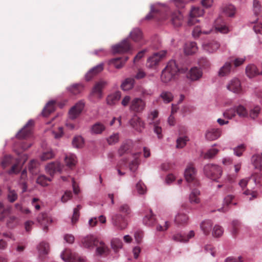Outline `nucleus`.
<instances>
[{"label":"nucleus","instance_id":"nucleus-1","mask_svg":"<svg viewBox=\"0 0 262 262\" xmlns=\"http://www.w3.org/2000/svg\"><path fill=\"white\" fill-rule=\"evenodd\" d=\"M186 69L180 68L176 60H171L162 70L161 75V81L164 83H168L174 80L179 73H185Z\"/></svg>","mask_w":262,"mask_h":262},{"label":"nucleus","instance_id":"nucleus-2","mask_svg":"<svg viewBox=\"0 0 262 262\" xmlns=\"http://www.w3.org/2000/svg\"><path fill=\"white\" fill-rule=\"evenodd\" d=\"M82 246L88 249L96 247L97 255H106L108 253V248L102 241H99L93 235H88L83 237L81 241Z\"/></svg>","mask_w":262,"mask_h":262},{"label":"nucleus","instance_id":"nucleus-3","mask_svg":"<svg viewBox=\"0 0 262 262\" xmlns=\"http://www.w3.org/2000/svg\"><path fill=\"white\" fill-rule=\"evenodd\" d=\"M204 172L207 177L216 181L221 177L222 174V169L217 165L208 164L204 167Z\"/></svg>","mask_w":262,"mask_h":262},{"label":"nucleus","instance_id":"nucleus-4","mask_svg":"<svg viewBox=\"0 0 262 262\" xmlns=\"http://www.w3.org/2000/svg\"><path fill=\"white\" fill-rule=\"evenodd\" d=\"M112 223L117 229L122 230L125 229L128 225L127 221L124 215L119 213H115L112 215Z\"/></svg>","mask_w":262,"mask_h":262},{"label":"nucleus","instance_id":"nucleus-5","mask_svg":"<svg viewBox=\"0 0 262 262\" xmlns=\"http://www.w3.org/2000/svg\"><path fill=\"white\" fill-rule=\"evenodd\" d=\"M146 102L139 97L134 98L130 101L129 108L134 113H142L145 109Z\"/></svg>","mask_w":262,"mask_h":262},{"label":"nucleus","instance_id":"nucleus-6","mask_svg":"<svg viewBox=\"0 0 262 262\" xmlns=\"http://www.w3.org/2000/svg\"><path fill=\"white\" fill-rule=\"evenodd\" d=\"M166 52L162 51L155 53L147 60L146 66L149 68H155L165 56Z\"/></svg>","mask_w":262,"mask_h":262},{"label":"nucleus","instance_id":"nucleus-7","mask_svg":"<svg viewBox=\"0 0 262 262\" xmlns=\"http://www.w3.org/2000/svg\"><path fill=\"white\" fill-rule=\"evenodd\" d=\"M184 174L187 182L193 184L194 186H198L199 185V182L195 178L196 170L192 164H190L187 166Z\"/></svg>","mask_w":262,"mask_h":262},{"label":"nucleus","instance_id":"nucleus-8","mask_svg":"<svg viewBox=\"0 0 262 262\" xmlns=\"http://www.w3.org/2000/svg\"><path fill=\"white\" fill-rule=\"evenodd\" d=\"M132 50V47L128 39H125L120 43L112 47L114 53H124Z\"/></svg>","mask_w":262,"mask_h":262},{"label":"nucleus","instance_id":"nucleus-9","mask_svg":"<svg viewBox=\"0 0 262 262\" xmlns=\"http://www.w3.org/2000/svg\"><path fill=\"white\" fill-rule=\"evenodd\" d=\"M62 259L66 262H84L83 258L79 257L75 253H73L70 249H66L61 254Z\"/></svg>","mask_w":262,"mask_h":262},{"label":"nucleus","instance_id":"nucleus-10","mask_svg":"<svg viewBox=\"0 0 262 262\" xmlns=\"http://www.w3.org/2000/svg\"><path fill=\"white\" fill-rule=\"evenodd\" d=\"M33 125L34 121L32 120H29L24 127L16 135L17 138L19 139H23L30 137L32 133Z\"/></svg>","mask_w":262,"mask_h":262},{"label":"nucleus","instance_id":"nucleus-11","mask_svg":"<svg viewBox=\"0 0 262 262\" xmlns=\"http://www.w3.org/2000/svg\"><path fill=\"white\" fill-rule=\"evenodd\" d=\"M158 116V112L156 110L151 112L149 116L148 119L151 120L149 122L150 124H153L154 125V131L157 135L159 139L162 138V128L158 125L157 122H154V120L156 119Z\"/></svg>","mask_w":262,"mask_h":262},{"label":"nucleus","instance_id":"nucleus-12","mask_svg":"<svg viewBox=\"0 0 262 262\" xmlns=\"http://www.w3.org/2000/svg\"><path fill=\"white\" fill-rule=\"evenodd\" d=\"M84 106L83 102L80 101L73 106L69 111V115L70 119H76L81 113Z\"/></svg>","mask_w":262,"mask_h":262},{"label":"nucleus","instance_id":"nucleus-13","mask_svg":"<svg viewBox=\"0 0 262 262\" xmlns=\"http://www.w3.org/2000/svg\"><path fill=\"white\" fill-rule=\"evenodd\" d=\"M203 14L204 11L202 9L198 7L193 8L190 13V18L188 21V24L190 26L195 24L199 21L196 17L202 16Z\"/></svg>","mask_w":262,"mask_h":262},{"label":"nucleus","instance_id":"nucleus-14","mask_svg":"<svg viewBox=\"0 0 262 262\" xmlns=\"http://www.w3.org/2000/svg\"><path fill=\"white\" fill-rule=\"evenodd\" d=\"M37 221L42 227V229L45 232H47L48 230V225L52 222V219L46 213L40 214L37 218Z\"/></svg>","mask_w":262,"mask_h":262},{"label":"nucleus","instance_id":"nucleus-15","mask_svg":"<svg viewBox=\"0 0 262 262\" xmlns=\"http://www.w3.org/2000/svg\"><path fill=\"white\" fill-rule=\"evenodd\" d=\"M227 88L229 91L236 94H241L243 92L241 82L237 78L231 80L227 85Z\"/></svg>","mask_w":262,"mask_h":262},{"label":"nucleus","instance_id":"nucleus-16","mask_svg":"<svg viewBox=\"0 0 262 262\" xmlns=\"http://www.w3.org/2000/svg\"><path fill=\"white\" fill-rule=\"evenodd\" d=\"M220 44L216 40H211L203 43V49L210 53H214L219 49Z\"/></svg>","mask_w":262,"mask_h":262},{"label":"nucleus","instance_id":"nucleus-17","mask_svg":"<svg viewBox=\"0 0 262 262\" xmlns=\"http://www.w3.org/2000/svg\"><path fill=\"white\" fill-rule=\"evenodd\" d=\"M12 210V207L2 202H0V221H3L8 216Z\"/></svg>","mask_w":262,"mask_h":262},{"label":"nucleus","instance_id":"nucleus-18","mask_svg":"<svg viewBox=\"0 0 262 262\" xmlns=\"http://www.w3.org/2000/svg\"><path fill=\"white\" fill-rule=\"evenodd\" d=\"M183 16L179 11L173 12L171 15L170 21L175 27L181 26L183 23Z\"/></svg>","mask_w":262,"mask_h":262},{"label":"nucleus","instance_id":"nucleus-19","mask_svg":"<svg viewBox=\"0 0 262 262\" xmlns=\"http://www.w3.org/2000/svg\"><path fill=\"white\" fill-rule=\"evenodd\" d=\"M103 70V64L100 63L91 69L85 75L86 81H90L92 78L100 73Z\"/></svg>","mask_w":262,"mask_h":262},{"label":"nucleus","instance_id":"nucleus-20","mask_svg":"<svg viewBox=\"0 0 262 262\" xmlns=\"http://www.w3.org/2000/svg\"><path fill=\"white\" fill-rule=\"evenodd\" d=\"M221 135V130L219 128H210L207 130L205 136L208 140L213 141L218 139Z\"/></svg>","mask_w":262,"mask_h":262},{"label":"nucleus","instance_id":"nucleus-21","mask_svg":"<svg viewBox=\"0 0 262 262\" xmlns=\"http://www.w3.org/2000/svg\"><path fill=\"white\" fill-rule=\"evenodd\" d=\"M202 76V71L196 67L191 68L187 74V77L192 81L199 79Z\"/></svg>","mask_w":262,"mask_h":262},{"label":"nucleus","instance_id":"nucleus-22","mask_svg":"<svg viewBox=\"0 0 262 262\" xmlns=\"http://www.w3.org/2000/svg\"><path fill=\"white\" fill-rule=\"evenodd\" d=\"M46 169L47 172L51 176H52L55 172L60 171L61 167L59 163L54 162L48 164L46 167Z\"/></svg>","mask_w":262,"mask_h":262},{"label":"nucleus","instance_id":"nucleus-23","mask_svg":"<svg viewBox=\"0 0 262 262\" xmlns=\"http://www.w3.org/2000/svg\"><path fill=\"white\" fill-rule=\"evenodd\" d=\"M130 125L138 131H141V128L144 127V123L141 118L137 115H135L129 121Z\"/></svg>","mask_w":262,"mask_h":262},{"label":"nucleus","instance_id":"nucleus-24","mask_svg":"<svg viewBox=\"0 0 262 262\" xmlns=\"http://www.w3.org/2000/svg\"><path fill=\"white\" fill-rule=\"evenodd\" d=\"M194 236V232L193 231H190L187 235H183L181 234H177L173 236V239L175 241L186 243L189 239Z\"/></svg>","mask_w":262,"mask_h":262},{"label":"nucleus","instance_id":"nucleus-25","mask_svg":"<svg viewBox=\"0 0 262 262\" xmlns=\"http://www.w3.org/2000/svg\"><path fill=\"white\" fill-rule=\"evenodd\" d=\"M106 84V82L103 80H100L96 82L92 90V94L93 95H97L98 97L100 98L101 95L102 90Z\"/></svg>","mask_w":262,"mask_h":262},{"label":"nucleus","instance_id":"nucleus-26","mask_svg":"<svg viewBox=\"0 0 262 262\" xmlns=\"http://www.w3.org/2000/svg\"><path fill=\"white\" fill-rule=\"evenodd\" d=\"M39 255L40 258L43 259L46 255L48 254L49 251V244L45 242H41L38 247Z\"/></svg>","mask_w":262,"mask_h":262},{"label":"nucleus","instance_id":"nucleus-27","mask_svg":"<svg viewBox=\"0 0 262 262\" xmlns=\"http://www.w3.org/2000/svg\"><path fill=\"white\" fill-rule=\"evenodd\" d=\"M128 59V57H118L112 59L110 61L111 64H113L117 69H121L124 66L125 62Z\"/></svg>","mask_w":262,"mask_h":262},{"label":"nucleus","instance_id":"nucleus-28","mask_svg":"<svg viewBox=\"0 0 262 262\" xmlns=\"http://www.w3.org/2000/svg\"><path fill=\"white\" fill-rule=\"evenodd\" d=\"M198 50V47L195 42H189L185 44L184 52L187 55H192Z\"/></svg>","mask_w":262,"mask_h":262},{"label":"nucleus","instance_id":"nucleus-29","mask_svg":"<svg viewBox=\"0 0 262 262\" xmlns=\"http://www.w3.org/2000/svg\"><path fill=\"white\" fill-rule=\"evenodd\" d=\"M55 101H50L44 107L42 114L45 117L48 116L51 113L53 112L55 109Z\"/></svg>","mask_w":262,"mask_h":262},{"label":"nucleus","instance_id":"nucleus-30","mask_svg":"<svg viewBox=\"0 0 262 262\" xmlns=\"http://www.w3.org/2000/svg\"><path fill=\"white\" fill-rule=\"evenodd\" d=\"M213 223L211 220H207L203 221L200 225L201 230L204 234L209 235L212 229Z\"/></svg>","mask_w":262,"mask_h":262},{"label":"nucleus","instance_id":"nucleus-31","mask_svg":"<svg viewBox=\"0 0 262 262\" xmlns=\"http://www.w3.org/2000/svg\"><path fill=\"white\" fill-rule=\"evenodd\" d=\"M121 93L119 91H117L115 93L108 95L107 97V103L109 105L115 104L120 99Z\"/></svg>","mask_w":262,"mask_h":262},{"label":"nucleus","instance_id":"nucleus-32","mask_svg":"<svg viewBox=\"0 0 262 262\" xmlns=\"http://www.w3.org/2000/svg\"><path fill=\"white\" fill-rule=\"evenodd\" d=\"M231 70V63L226 62L224 65L220 68L219 71V75L220 77L226 76L230 74Z\"/></svg>","mask_w":262,"mask_h":262},{"label":"nucleus","instance_id":"nucleus-33","mask_svg":"<svg viewBox=\"0 0 262 262\" xmlns=\"http://www.w3.org/2000/svg\"><path fill=\"white\" fill-rule=\"evenodd\" d=\"M200 194V191L198 189H193L189 195V201L191 204H199L200 200L199 196Z\"/></svg>","mask_w":262,"mask_h":262},{"label":"nucleus","instance_id":"nucleus-34","mask_svg":"<svg viewBox=\"0 0 262 262\" xmlns=\"http://www.w3.org/2000/svg\"><path fill=\"white\" fill-rule=\"evenodd\" d=\"M252 162L255 168L261 169L262 167V153L254 155L251 158Z\"/></svg>","mask_w":262,"mask_h":262},{"label":"nucleus","instance_id":"nucleus-35","mask_svg":"<svg viewBox=\"0 0 262 262\" xmlns=\"http://www.w3.org/2000/svg\"><path fill=\"white\" fill-rule=\"evenodd\" d=\"M105 129L104 125L100 122H97L93 125L91 131L94 134H100Z\"/></svg>","mask_w":262,"mask_h":262},{"label":"nucleus","instance_id":"nucleus-36","mask_svg":"<svg viewBox=\"0 0 262 262\" xmlns=\"http://www.w3.org/2000/svg\"><path fill=\"white\" fill-rule=\"evenodd\" d=\"M142 33L138 28H135L130 33V37L135 42H139L142 39Z\"/></svg>","mask_w":262,"mask_h":262},{"label":"nucleus","instance_id":"nucleus-37","mask_svg":"<svg viewBox=\"0 0 262 262\" xmlns=\"http://www.w3.org/2000/svg\"><path fill=\"white\" fill-rule=\"evenodd\" d=\"M246 72L247 76L250 78L253 77L258 74L262 75V71L259 73L257 71L256 67L253 64L248 66L246 69Z\"/></svg>","mask_w":262,"mask_h":262},{"label":"nucleus","instance_id":"nucleus-38","mask_svg":"<svg viewBox=\"0 0 262 262\" xmlns=\"http://www.w3.org/2000/svg\"><path fill=\"white\" fill-rule=\"evenodd\" d=\"M135 83V80L133 78H127L122 82L121 87L124 91H128L131 90Z\"/></svg>","mask_w":262,"mask_h":262},{"label":"nucleus","instance_id":"nucleus-39","mask_svg":"<svg viewBox=\"0 0 262 262\" xmlns=\"http://www.w3.org/2000/svg\"><path fill=\"white\" fill-rule=\"evenodd\" d=\"M160 12L158 10L156 9L154 6H152L151 7L150 13L146 16V19L149 20L152 18H155L157 20H160L163 19V18L160 17Z\"/></svg>","mask_w":262,"mask_h":262},{"label":"nucleus","instance_id":"nucleus-40","mask_svg":"<svg viewBox=\"0 0 262 262\" xmlns=\"http://www.w3.org/2000/svg\"><path fill=\"white\" fill-rule=\"evenodd\" d=\"M83 86L82 84L76 83L68 87V91L73 95H77L81 92Z\"/></svg>","mask_w":262,"mask_h":262},{"label":"nucleus","instance_id":"nucleus-41","mask_svg":"<svg viewBox=\"0 0 262 262\" xmlns=\"http://www.w3.org/2000/svg\"><path fill=\"white\" fill-rule=\"evenodd\" d=\"M143 222L145 225L148 226H151L155 224L156 219L151 210L149 214L146 215L144 217Z\"/></svg>","mask_w":262,"mask_h":262},{"label":"nucleus","instance_id":"nucleus-42","mask_svg":"<svg viewBox=\"0 0 262 262\" xmlns=\"http://www.w3.org/2000/svg\"><path fill=\"white\" fill-rule=\"evenodd\" d=\"M19 223V219L14 215H10L8 216L6 225L9 228H13L16 227Z\"/></svg>","mask_w":262,"mask_h":262},{"label":"nucleus","instance_id":"nucleus-43","mask_svg":"<svg viewBox=\"0 0 262 262\" xmlns=\"http://www.w3.org/2000/svg\"><path fill=\"white\" fill-rule=\"evenodd\" d=\"M235 113L241 117H246L248 116V113L247 109L243 105H239L234 107Z\"/></svg>","mask_w":262,"mask_h":262},{"label":"nucleus","instance_id":"nucleus-44","mask_svg":"<svg viewBox=\"0 0 262 262\" xmlns=\"http://www.w3.org/2000/svg\"><path fill=\"white\" fill-rule=\"evenodd\" d=\"M223 12L229 16H232L235 12V9L232 5H227L223 8Z\"/></svg>","mask_w":262,"mask_h":262},{"label":"nucleus","instance_id":"nucleus-45","mask_svg":"<svg viewBox=\"0 0 262 262\" xmlns=\"http://www.w3.org/2000/svg\"><path fill=\"white\" fill-rule=\"evenodd\" d=\"M188 216L185 214L179 213L175 218V222L179 225H183L186 224L188 221Z\"/></svg>","mask_w":262,"mask_h":262},{"label":"nucleus","instance_id":"nucleus-46","mask_svg":"<svg viewBox=\"0 0 262 262\" xmlns=\"http://www.w3.org/2000/svg\"><path fill=\"white\" fill-rule=\"evenodd\" d=\"M260 107L258 105H256L253 108H251L248 114L250 118L253 119L256 118L260 113Z\"/></svg>","mask_w":262,"mask_h":262},{"label":"nucleus","instance_id":"nucleus-47","mask_svg":"<svg viewBox=\"0 0 262 262\" xmlns=\"http://www.w3.org/2000/svg\"><path fill=\"white\" fill-rule=\"evenodd\" d=\"M250 182L255 185H262V173H255L250 178Z\"/></svg>","mask_w":262,"mask_h":262},{"label":"nucleus","instance_id":"nucleus-48","mask_svg":"<svg viewBox=\"0 0 262 262\" xmlns=\"http://www.w3.org/2000/svg\"><path fill=\"white\" fill-rule=\"evenodd\" d=\"M14 161L13 158L9 156L6 155L3 157L1 161V166L3 168H5L12 164Z\"/></svg>","mask_w":262,"mask_h":262},{"label":"nucleus","instance_id":"nucleus-49","mask_svg":"<svg viewBox=\"0 0 262 262\" xmlns=\"http://www.w3.org/2000/svg\"><path fill=\"white\" fill-rule=\"evenodd\" d=\"M118 211H119L118 213H122L121 214L124 215L125 217L127 216L131 212V209H130L129 206L126 204H124L121 205L119 207Z\"/></svg>","mask_w":262,"mask_h":262},{"label":"nucleus","instance_id":"nucleus-50","mask_svg":"<svg viewBox=\"0 0 262 262\" xmlns=\"http://www.w3.org/2000/svg\"><path fill=\"white\" fill-rule=\"evenodd\" d=\"M140 156V154L137 153L134 155V159L132 162L129 164V169L131 171H135L138 167L139 164V157Z\"/></svg>","mask_w":262,"mask_h":262},{"label":"nucleus","instance_id":"nucleus-51","mask_svg":"<svg viewBox=\"0 0 262 262\" xmlns=\"http://www.w3.org/2000/svg\"><path fill=\"white\" fill-rule=\"evenodd\" d=\"M65 162L66 165L70 167L75 166L76 163V157L74 155L67 156L65 157Z\"/></svg>","mask_w":262,"mask_h":262},{"label":"nucleus","instance_id":"nucleus-52","mask_svg":"<svg viewBox=\"0 0 262 262\" xmlns=\"http://www.w3.org/2000/svg\"><path fill=\"white\" fill-rule=\"evenodd\" d=\"M51 181V179L50 178H47L44 175H40L38 176L36 180L37 183L42 186H47L48 185V182Z\"/></svg>","mask_w":262,"mask_h":262},{"label":"nucleus","instance_id":"nucleus-53","mask_svg":"<svg viewBox=\"0 0 262 262\" xmlns=\"http://www.w3.org/2000/svg\"><path fill=\"white\" fill-rule=\"evenodd\" d=\"M106 140L109 145L115 144L119 140V134L118 133H114L106 139Z\"/></svg>","mask_w":262,"mask_h":262},{"label":"nucleus","instance_id":"nucleus-54","mask_svg":"<svg viewBox=\"0 0 262 262\" xmlns=\"http://www.w3.org/2000/svg\"><path fill=\"white\" fill-rule=\"evenodd\" d=\"M219 150L215 148H212L208 150L204 154V158L206 159L213 158L219 152Z\"/></svg>","mask_w":262,"mask_h":262},{"label":"nucleus","instance_id":"nucleus-55","mask_svg":"<svg viewBox=\"0 0 262 262\" xmlns=\"http://www.w3.org/2000/svg\"><path fill=\"white\" fill-rule=\"evenodd\" d=\"M81 208V206L80 205L77 206V207L74 209L73 214L72 217V223L75 224L78 220L79 217V210Z\"/></svg>","mask_w":262,"mask_h":262},{"label":"nucleus","instance_id":"nucleus-56","mask_svg":"<svg viewBox=\"0 0 262 262\" xmlns=\"http://www.w3.org/2000/svg\"><path fill=\"white\" fill-rule=\"evenodd\" d=\"M111 246L114 251L117 252L119 249L122 248V243L120 239L114 238L111 242Z\"/></svg>","mask_w":262,"mask_h":262},{"label":"nucleus","instance_id":"nucleus-57","mask_svg":"<svg viewBox=\"0 0 262 262\" xmlns=\"http://www.w3.org/2000/svg\"><path fill=\"white\" fill-rule=\"evenodd\" d=\"M234 196L232 195H228L226 196L224 201V205H226V207L224 206L222 208H221V210L223 212H226L228 210L227 206L231 204L232 201L234 199Z\"/></svg>","mask_w":262,"mask_h":262},{"label":"nucleus","instance_id":"nucleus-58","mask_svg":"<svg viewBox=\"0 0 262 262\" xmlns=\"http://www.w3.org/2000/svg\"><path fill=\"white\" fill-rule=\"evenodd\" d=\"M38 162L35 160H32L29 164L28 168L30 172L33 174L36 173L37 172Z\"/></svg>","mask_w":262,"mask_h":262},{"label":"nucleus","instance_id":"nucleus-59","mask_svg":"<svg viewBox=\"0 0 262 262\" xmlns=\"http://www.w3.org/2000/svg\"><path fill=\"white\" fill-rule=\"evenodd\" d=\"M210 31L211 30L208 31L202 30L199 26H195L193 29L192 34L194 37H198L202 33L208 34Z\"/></svg>","mask_w":262,"mask_h":262},{"label":"nucleus","instance_id":"nucleus-60","mask_svg":"<svg viewBox=\"0 0 262 262\" xmlns=\"http://www.w3.org/2000/svg\"><path fill=\"white\" fill-rule=\"evenodd\" d=\"M161 97L166 103L170 102L173 99V96L172 94L168 92H163L161 94Z\"/></svg>","mask_w":262,"mask_h":262},{"label":"nucleus","instance_id":"nucleus-61","mask_svg":"<svg viewBox=\"0 0 262 262\" xmlns=\"http://www.w3.org/2000/svg\"><path fill=\"white\" fill-rule=\"evenodd\" d=\"M54 156V154L52 150L43 152L40 156L41 161H45L52 159Z\"/></svg>","mask_w":262,"mask_h":262},{"label":"nucleus","instance_id":"nucleus-62","mask_svg":"<svg viewBox=\"0 0 262 262\" xmlns=\"http://www.w3.org/2000/svg\"><path fill=\"white\" fill-rule=\"evenodd\" d=\"M188 141L187 137H182L179 138L177 140V148H183L186 144V142Z\"/></svg>","mask_w":262,"mask_h":262},{"label":"nucleus","instance_id":"nucleus-63","mask_svg":"<svg viewBox=\"0 0 262 262\" xmlns=\"http://www.w3.org/2000/svg\"><path fill=\"white\" fill-rule=\"evenodd\" d=\"M130 146L131 145L129 143H123L118 150L120 156H122L127 152L130 149Z\"/></svg>","mask_w":262,"mask_h":262},{"label":"nucleus","instance_id":"nucleus-64","mask_svg":"<svg viewBox=\"0 0 262 262\" xmlns=\"http://www.w3.org/2000/svg\"><path fill=\"white\" fill-rule=\"evenodd\" d=\"M83 138L81 136L75 137L72 141L73 145L76 148H80L83 145Z\"/></svg>","mask_w":262,"mask_h":262}]
</instances>
